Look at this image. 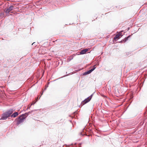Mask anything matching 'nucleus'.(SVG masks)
<instances>
[{
	"mask_svg": "<svg viewBox=\"0 0 147 147\" xmlns=\"http://www.w3.org/2000/svg\"><path fill=\"white\" fill-rule=\"evenodd\" d=\"M13 8V6H10L5 11V12L6 13H9L11 11H12Z\"/></svg>",
	"mask_w": 147,
	"mask_h": 147,
	"instance_id": "obj_5",
	"label": "nucleus"
},
{
	"mask_svg": "<svg viewBox=\"0 0 147 147\" xmlns=\"http://www.w3.org/2000/svg\"><path fill=\"white\" fill-rule=\"evenodd\" d=\"M89 49H86L82 50L80 52L81 54H85L86 53L88 52L89 50Z\"/></svg>",
	"mask_w": 147,
	"mask_h": 147,
	"instance_id": "obj_6",
	"label": "nucleus"
},
{
	"mask_svg": "<svg viewBox=\"0 0 147 147\" xmlns=\"http://www.w3.org/2000/svg\"><path fill=\"white\" fill-rule=\"evenodd\" d=\"M130 36H128V37H127L126 38H125V41H127V40H128V38Z\"/></svg>",
	"mask_w": 147,
	"mask_h": 147,
	"instance_id": "obj_9",
	"label": "nucleus"
},
{
	"mask_svg": "<svg viewBox=\"0 0 147 147\" xmlns=\"http://www.w3.org/2000/svg\"><path fill=\"white\" fill-rule=\"evenodd\" d=\"M31 112H29L28 113H26L24 114H22L18 118L16 119V120L17 121V125H18L20 123H22L24 119H25L28 115L31 113Z\"/></svg>",
	"mask_w": 147,
	"mask_h": 147,
	"instance_id": "obj_1",
	"label": "nucleus"
},
{
	"mask_svg": "<svg viewBox=\"0 0 147 147\" xmlns=\"http://www.w3.org/2000/svg\"><path fill=\"white\" fill-rule=\"evenodd\" d=\"M121 36V32H120L117 34H116L115 37L114 38V40H116L117 39H118L120 37V36Z\"/></svg>",
	"mask_w": 147,
	"mask_h": 147,
	"instance_id": "obj_7",
	"label": "nucleus"
},
{
	"mask_svg": "<svg viewBox=\"0 0 147 147\" xmlns=\"http://www.w3.org/2000/svg\"><path fill=\"white\" fill-rule=\"evenodd\" d=\"M34 43H33L32 44V45H33V44H34Z\"/></svg>",
	"mask_w": 147,
	"mask_h": 147,
	"instance_id": "obj_10",
	"label": "nucleus"
},
{
	"mask_svg": "<svg viewBox=\"0 0 147 147\" xmlns=\"http://www.w3.org/2000/svg\"><path fill=\"white\" fill-rule=\"evenodd\" d=\"M13 110L11 109L3 113L1 120H5L12 114Z\"/></svg>",
	"mask_w": 147,
	"mask_h": 147,
	"instance_id": "obj_2",
	"label": "nucleus"
},
{
	"mask_svg": "<svg viewBox=\"0 0 147 147\" xmlns=\"http://www.w3.org/2000/svg\"><path fill=\"white\" fill-rule=\"evenodd\" d=\"M18 112H16L13 113L12 115H11V117H15L18 115Z\"/></svg>",
	"mask_w": 147,
	"mask_h": 147,
	"instance_id": "obj_8",
	"label": "nucleus"
},
{
	"mask_svg": "<svg viewBox=\"0 0 147 147\" xmlns=\"http://www.w3.org/2000/svg\"><path fill=\"white\" fill-rule=\"evenodd\" d=\"M96 67H95V66H94V67L91 69L90 70L87 71H86L85 72H84V75H86L87 74H89L92 71H93V70H94L95 69Z\"/></svg>",
	"mask_w": 147,
	"mask_h": 147,
	"instance_id": "obj_4",
	"label": "nucleus"
},
{
	"mask_svg": "<svg viewBox=\"0 0 147 147\" xmlns=\"http://www.w3.org/2000/svg\"><path fill=\"white\" fill-rule=\"evenodd\" d=\"M91 97H88L86 99H85L84 101H82V104L83 105L89 102L91 99Z\"/></svg>",
	"mask_w": 147,
	"mask_h": 147,
	"instance_id": "obj_3",
	"label": "nucleus"
}]
</instances>
